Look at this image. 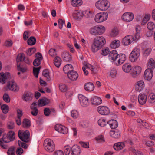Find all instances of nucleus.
Listing matches in <instances>:
<instances>
[{
	"label": "nucleus",
	"instance_id": "1",
	"mask_svg": "<svg viewBox=\"0 0 155 155\" xmlns=\"http://www.w3.org/2000/svg\"><path fill=\"white\" fill-rule=\"evenodd\" d=\"M15 137V134L12 131H9L7 134H4L3 137L0 139V146L3 149H6L8 147V143L13 141Z\"/></svg>",
	"mask_w": 155,
	"mask_h": 155
},
{
	"label": "nucleus",
	"instance_id": "2",
	"mask_svg": "<svg viewBox=\"0 0 155 155\" xmlns=\"http://www.w3.org/2000/svg\"><path fill=\"white\" fill-rule=\"evenodd\" d=\"M105 39L104 37L97 36L94 39L92 45V51L95 53L101 49L105 43Z\"/></svg>",
	"mask_w": 155,
	"mask_h": 155
},
{
	"label": "nucleus",
	"instance_id": "3",
	"mask_svg": "<svg viewBox=\"0 0 155 155\" xmlns=\"http://www.w3.org/2000/svg\"><path fill=\"white\" fill-rule=\"evenodd\" d=\"M105 28L102 25H96L90 29V33L94 35H98L102 34L105 31Z\"/></svg>",
	"mask_w": 155,
	"mask_h": 155
},
{
	"label": "nucleus",
	"instance_id": "4",
	"mask_svg": "<svg viewBox=\"0 0 155 155\" xmlns=\"http://www.w3.org/2000/svg\"><path fill=\"white\" fill-rule=\"evenodd\" d=\"M25 57V55L23 53L19 54L16 58V61L17 62V69L18 71H20L22 73L26 72L28 70L27 67L25 66H22L20 62L22 61Z\"/></svg>",
	"mask_w": 155,
	"mask_h": 155
},
{
	"label": "nucleus",
	"instance_id": "5",
	"mask_svg": "<svg viewBox=\"0 0 155 155\" xmlns=\"http://www.w3.org/2000/svg\"><path fill=\"white\" fill-rule=\"evenodd\" d=\"M96 8L101 10H106L110 6V4L107 0H99L95 3Z\"/></svg>",
	"mask_w": 155,
	"mask_h": 155
},
{
	"label": "nucleus",
	"instance_id": "6",
	"mask_svg": "<svg viewBox=\"0 0 155 155\" xmlns=\"http://www.w3.org/2000/svg\"><path fill=\"white\" fill-rule=\"evenodd\" d=\"M43 145L45 149L48 152H51L55 149L54 143L50 139H46L44 140Z\"/></svg>",
	"mask_w": 155,
	"mask_h": 155
},
{
	"label": "nucleus",
	"instance_id": "7",
	"mask_svg": "<svg viewBox=\"0 0 155 155\" xmlns=\"http://www.w3.org/2000/svg\"><path fill=\"white\" fill-rule=\"evenodd\" d=\"M18 135L20 139L24 142H28L30 140V132L28 130H19L18 132Z\"/></svg>",
	"mask_w": 155,
	"mask_h": 155
},
{
	"label": "nucleus",
	"instance_id": "8",
	"mask_svg": "<svg viewBox=\"0 0 155 155\" xmlns=\"http://www.w3.org/2000/svg\"><path fill=\"white\" fill-rule=\"evenodd\" d=\"M140 50L138 47L134 48L130 54V59L132 62L136 61L140 55Z\"/></svg>",
	"mask_w": 155,
	"mask_h": 155
},
{
	"label": "nucleus",
	"instance_id": "9",
	"mask_svg": "<svg viewBox=\"0 0 155 155\" xmlns=\"http://www.w3.org/2000/svg\"><path fill=\"white\" fill-rule=\"evenodd\" d=\"M108 16V14L107 12H103L99 13L95 15V20L97 22H102L107 20Z\"/></svg>",
	"mask_w": 155,
	"mask_h": 155
},
{
	"label": "nucleus",
	"instance_id": "10",
	"mask_svg": "<svg viewBox=\"0 0 155 155\" xmlns=\"http://www.w3.org/2000/svg\"><path fill=\"white\" fill-rule=\"evenodd\" d=\"M7 86L8 89L12 91L16 92L19 90L18 87L13 80L9 81L7 83Z\"/></svg>",
	"mask_w": 155,
	"mask_h": 155
},
{
	"label": "nucleus",
	"instance_id": "11",
	"mask_svg": "<svg viewBox=\"0 0 155 155\" xmlns=\"http://www.w3.org/2000/svg\"><path fill=\"white\" fill-rule=\"evenodd\" d=\"M97 110L100 114L103 115H108L110 113V110L106 106H99Z\"/></svg>",
	"mask_w": 155,
	"mask_h": 155
},
{
	"label": "nucleus",
	"instance_id": "12",
	"mask_svg": "<svg viewBox=\"0 0 155 155\" xmlns=\"http://www.w3.org/2000/svg\"><path fill=\"white\" fill-rule=\"evenodd\" d=\"M141 68L136 66L133 68L130 73L131 76L133 78H137L141 72Z\"/></svg>",
	"mask_w": 155,
	"mask_h": 155
},
{
	"label": "nucleus",
	"instance_id": "13",
	"mask_svg": "<svg viewBox=\"0 0 155 155\" xmlns=\"http://www.w3.org/2000/svg\"><path fill=\"white\" fill-rule=\"evenodd\" d=\"M134 41V37L132 35H128L124 37L122 40V43L124 45L128 46Z\"/></svg>",
	"mask_w": 155,
	"mask_h": 155
},
{
	"label": "nucleus",
	"instance_id": "14",
	"mask_svg": "<svg viewBox=\"0 0 155 155\" xmlns=\"http://www.w3.org/2000/svg\"><path fill=\"white\" fill-rule=\"evenodd\" d=\"M134 18L133 13L130 12H127L124 13L122 16V19L124 21L130 22Z\"/></svg>",
	"mask_w": 155,
	"mask_h": 155
},
{
	"label": "nucleus",
	"instance_id": "15",
	"mask_svg": "<svg viewBox=\"0 0 155 155\" xmlns=\"http://www.w3.org/2000/svg\"><path fill=\"white\" fill-rule=\"evenodd\" d=\"M33 97V93L31 92L27 91L24 93L22 98L24 101L30 102L32 101Z\"/></svg>",
	"mask_w": 155,
	"mask_h": 155
},
{
	"label": "nucleus",
	"instance_id": "16",
	"mask_svg": "<svg viewBox=\"0 0 155 155\" xmlns=\"http://www.w3.org/2000/svg\"><path fill=\"white\" fill-rule=\"evenodd\" d=\"M78 98L81 105L83 107H86L89 104L88 99L82 94H79Z\"/></svg>",
	"mask_w": 155,
	"mask_h": 155
},
{
	"label": "nucleus",
	"instance_id": "17",
	"mask_svg": "<svg viewBox=\"0 0 155 155\" xmlns=\"http://www.w3.org/2000/svg\"><path fill=\"white\" fill-rule=\"evenodd\" d=\"M55 130L59 133L63 134H66L68 132L67 128L60 124H56L55 126Z\"/></svg>",
	"mask_w": 155,
	"mask_h": 155
},
{
	"label": "nucleus",
	"instance_id": "18",
	"mask_svg": "<svg viewBox=\"0 0 155 155\" xmlns=\"http://www.w3.org/2000/svg\"><path fill=\"white\" fill-rule=\"evenodd\" d=\"M10 77V74L8 72L0 73V83L4 84L6 81V80Z\"/></svg>",
	"mask_w": 155,
	"mask_h": 155
},
{
	"label": "nucleus",
	"instance_id": "19",
	"mask_svg": "<svg viewBox=\"0 0 155 155\" xmlns=\"http://www.w3.org/2000/svg\"><path fill=\"white\" fill-rule=\"evenodd\" d=\"M118 55L116 50H113L109 54V59L111 62H114L118 59Z\"/></svg>",
	"mask_w": 155,
	"mask_h": 155
},
{
	"label": "nucleus",
	"instance_id": "20",
	"mask_svg": "<svg viewBox=\"0 0 155 155\" xmlns=\"http://www.w3.org/2000/svg\"><path fill=\"white\" fill-rule=\"evenodd\" d=\"M67 76L70 79L74 81L77 79L78 74L76 71L72 70L68 73Z\"/></svg>",
	"mask_w": 155,
	"mask_h": 155
},
{
	"label": "nucleus",
	"instance_id": "21",
	"mask_svg": "<svg viewBox=\"0 0 155 155\" xmlns=\"http://www.w3.org/2000/svg\"><path fill=\"white\" fill-rule=\"evenodd\" d=\"M153 75V71L152 70L147 69L144 72V78L147 80L149 81L152 79Z\"/></svg>",
	"mask_w": 155,
	"mask_h": 155
},
{
	"label": "nucleus",
	"instance_id": "22",
	"mask_svg": "<svg viewBox=\"0 0 155 155\" xmlns=\"http://www.w3.org/2000/svg\"><path fill=\"white\" fill-rule=\"evenodd\" d=\"M91 102L92 104L98 105L101 104L102 100L100 97L95 96L91 98Z\"/></svg>",
	"mask_w": 155,
	"mask_h": 155
},
{
	"label": "nucleus",
	"instance_id": "23",
	"mask_svg": "<svg viewBox=\"0 0 155 155\" xmlns=\"http://www.w3.org/2000/svg\"><path fill=\"white\" fill-rule=\"evenodd\" d=\"M145 87L144 81L142 80L138 81L136 84L135 88L136 90L139 92L142 91Z\"/></svg>",
	"mask_w": 155,
	"mask_h": 155
},
{
	"label": "nucleus",
	"instance_id": "24",
	"mask_svg": "<svg viewBox=\"0 0 155 155\" xmlns=\"http://www.w3.org/2000/svg\"><path fill=\"white\" fill-rule=\"evenodd\" d=\"M147 99V96L144 94L141 93L138 97V102L141 105H143L146 103Z\"/></svg>",
	"mask_w": 155,
	"mask_h": 155
},
{
	"label": "nucleus",
	"instance_id": "25",
	"mask_svg": "<svg viewBox=\"0 0 155 155\" xmlns=\"http://www.w3.org/2000/svg\"><path fill=\"white\" fill-rule=\"evenodd\" d=\"M72 155H79L81 150L79 147L77 145H74L71 149Z\"/></svg>",
	"mask_w": 155,
	"mask_h": 155
},
{
	"label": "nucleus",
	"instance_id": "26",
	"mask_svg": "<svg viewBox=\"0 0 155 155\" xmlns=\"http://www.w3.org/2000/svg\"><path fill=\"white\" fill-rule=\"evenodd\" d=\"M126 59V56L124 54H120L118 55L117 62L116 64L118 65H120L123 63Z\"/></svg>",
	"mask_w": 155,
	"mask_h": 155
},
{
	"label": "nucleus",
	"instance_id": "27",
	"mask_svg": "<svg viewBox=\"0 0 155 155\" xmlns=\"http://www.w3.org/2000/svg\"><path fill=\"white\" fill-rule=\"evenodd\" d=\"M147 66L148 68L150 70L154 69L155 68V62L152 58L150 59L147 61Z\"/></svg>",
	"mask_w": 155,
	"mask_h": 155
},
{
	"label": "nucleus",
	"instance_id": "28",
	"mask_svg": "<svg viewBox=\"0 0 155 155\" xmlns=\"http://www.w3.org/2000/svg\"><path fill=\"white\" fill-rule=\"evenodd\" d=\"M125 146L124 143L122 142L115 143L114 146V148L116 150H120L123 149Z\"/></svg>",
	"mask_w": 155,
	"mask_h": 155
},
{
	"label": "nucleus",
	"instance_id": "29",
	"mask_svg": "<svg viewBox=\"0 0 155 155\" xmlns=\"http://www.w3.org/2000/svg\"><path fill=\"white\" fill-rule=\"evenodd\" d=\"M94 88L93 84L91 82L86 83L84 85V88L85 90L88 91H93Z\"/></svg>",
	"mask_w": 155,
	"mask_h": 155
},
{
	"label": "nucleus",
	"instance_id": "30",
	"mask_svg": "<svg viewBox=\"0 0 155 155\" xmlns=\"http://www.w3.org/2000/svg\"><path fill=\"white\" fill-rule=\"evenodd\" d=\"M62 57L64 61L69 62L71 60V56L68 53L64 52L62 54Z\"/></svg>",
	"mask_w": 155,
	"mask_h": 155
},
{
	"label": "nucleus",
	"instance_id": "31",
	"mask_svg": "<svg viewBox=\"0 0 155 155\" xmlns=\"http://www.w3.org/2000/svg\"><path fill=\"white\" fill-rule=\"evenodd\" d=\"M49 102L48 99L46 98H43L38 100V105L39 106H45L48 104Z\"/></svg>",
	"mask_w": 155,
	"mask_h": 155
},
{
	"label": "nucleus",
	"instance_id": "32",
	"mask_svg": "<svg viewBox=\"0 0 155 155\" xmlns=\"http://www.w3.org/2000/svg\"><path fill=\"white\" fill-rule=\"evenodd\" d=\"M107 124L112 129H115L118 126L117 121L114 120H112L107 122Z\"/></svg>",
	"mask_w": 155,
	"mask_h": 155
},
{
	"label": "nucleus",
	"instance_id": "33",
	"mask_svg": "<svg viewBox=\"0 0 155 155\" xmlns=\"http://www.w3.org/2000/svg\"><path fill=\"white\" fill-rule=\"evenodd\" d=\"M120 132L117 130L111 131L110 132V135L113 137L115 138H118L120 136Z\"/></svg>",
	"mask_w": 155,
	"mask_h": 155
},
{
	"label": "nucleus",
	"instance_id": "34",
	"mask_svg": "<svg viewBox=\"0 0 155 155\" xmlns=\"http://www.w3.org/2000/svg\"><path fill=\"white\" fill-rule=\"evenodd\" d=\"M71 2L72 5L74 7L79 6L83 3L82 0H71Z\"/></svg>",
	"mask_w": 155,
	"mask_h": 155
},
{
	"label": "nucleus",
	"instance_id": "35",
	"mask_svg": "<svg viewBox=\"0 0 155 155\" xmlns=\"http://www.w3.org/2000/svg\"><path fill=\"white\" fill-rule=\"evenodd\" d=\"M120 41L119 40H115L111 43L110 46L111 48L115 49L120 46Z\"/></svg>",
	"mask_w": 155,
	"mask_h": 155
},
{
	"label": "nucleus",
	"instance_id": "36",
	"mask_svg": "<svg viewBox=\"0 0 155 155\" xmlns=\"http://www.w3.org/2000/svg\"><path fill=\"white\" fill-rule=\"evenodd\" d=\"M122 69L124 72H129L131 69V66L128 63L125 64L123 65Z\"/></svg>",
	"mask_w": 155,
	"mask_h": 155
},
{
	"label": "nucleus",
	"instance_id": "37",
	"mask_svg": "<svg viewBox=\"0 0 155 155\" xmlns=\"http://www.w3.org/2000/svg\"><path fill=\"white\" fill-rule=\"evenodd\" d=\"M73 68V66L71 64H67L64 67L63 71L65 73L67 74L69 72L72 71Z\"/></svg>",
	"mask_w": 155,
	"mask_h": 155
},
{
	"label": "nucleus",
	"instance_id": "38",
	"mask_svg": "<svg viewBox=\"0 0 155 155\" xmlns=\"http://www.w3.org/2000/svg\"><path fill=\"white\" fill-rule=\"evenodd\" d=\"M148 101L151 104L155 103V94L153 93L150 94L148 97Z\"/></svg>",
	"mask_w": 155,
	"mask_h": 155
},
{
	"label": "nucleus",
	"instance_id": "39",
	"mask_svg": "<svg viewBox=\"0 0 155 155\" xmlns=\"http://www.w3.org/2000/svg\"><path fill=\"white\" fill-rule=\"evenodd\" d=\"M61 58L58 56H56L54 58V63L55 65L57 67H59L61 64Z\"/></svg>",
	"mask_w": 155,
	"mask_h": 155
},
{
	"label": "nucleus",
	"instance_id": "40",
	"mask_svg": "<svg viewBox=\"0 0 155 155\" xmlns=\"http://www.w3.org/2000/svg\"><path fill=\"white\" fill-rule=\"evenodd\" d=\"M22 126L25 128H28L30 127L31 124L29 120L27 119H24L22 123Z\"/></svg>",
	"mask_w": 155,
	"mask_h": 155
},
{
	"label": "nucleus",
	"instance_id": "41",
	"mask_svg": "<svg viewBox=\"0 0 155 155\" xmlns=\"http://www.w3.org/2000/svg\"><path fill=\"white\" fill-rule=\"evenodd\" d=\"M28 43L30 45H34L36 43V40L34 37H30L28 40Z\"/></svg>",
	"mask_w": 155,
	"mask_h": 155
},
{
	"label": "nucleus",
	"instance_id": "42",
	"mask_svg": "<svg viewBox=\"0 0 155 155\" xmlns=\"http://www.w3.org/2000/svg\"><path fill=\"white\" fill-rule=\"evenodd\" d=\"M84 16L87 18H91L93 16V13L91 11L87 10L84 11Z\"/></svg>",
	"mask_w": 155,
	"mask_h": 155
},
{
	"label": "nucleus",
	"instance_id": "43",
	"mask_svg": "<svg viewBox=\"0 0 155 155\" xmlns=\"http://www.w3.org/2000/svg\"><path fill=\"white\" fill-rule=\"evenodd\" d=\"M110 50L109 48L108 47L103 48L101 51V54L104 56H106L109 53Z\"/></svg>",
	"mask_w": 155,
	"mask_h": 155
},
{
	"label": "nucleus",
	"instance_id": "44",
	"mask_svg": "<svg viewBox=\"0 0 155 155\" xmlns=\"http://www.w3.org/2000/svg\"><path fill=\"white\" fill-rule=\"evenodd\" d=\"M71 117L74 119L77 118L79 115L78 112L75 110H73L71 112Z\"/></svg>",
	"mask_w": 155,
	"mask_h": 155
},
{
	"label": "nucleus",
	"instance_id": "45",
	"mask_svg": "<svg viewBox=\"0 0 155 155\" xmlns=\"http://www.w3.org/2000/svg\"><path fill=\"white\" fill-rule=\"evenodd\" d=\"M31 107L32 110L31 111V113L32 114L33 116H37L38 112V109L36 107H34L33 105H31Z\"/></svg>",
	"mask_w": 155,
	"mask_h": 155
},
{
	"label": "nucleus",
	"instance_id": "46",
	"mask_svg": "<svg viewBox=\"0 0 155 155\" xmlns=\"http://www.w3.org/2000/svg\"><path fill=\"white\" fill-rule=\"evenodd\" d=\"M41 68L40 67L36 68L34 67L33 69V73L34 75L36 78H38V73Z\"/></svg>",
	"mask_w": 155,
	"mask_h": 155
},
{
	"label": "nucleus",
	"instance_id": "47",
	"mask_svg": "<svg viewBox=\"0 0 155 155\" xmlns=\"http://www.w3.org/2000/svg\"><path fill=\"white\" fill-rule=\"evenodd\" d=\"M98 123L99 126L103 127L106 125L107 122H106V120L104 119H101L98 120Z\"/></svg>",
	"mask_w": 155,
	"mask_h": 155
},
{
	"label": "nucleus",
	"instance_id": "48",
	"mask_svg": "<svg viewBox=\"0 0 155 155\" xmlns=\"http://www.w3.org/2000/svg\"><path fill=\"white\" fill-rule=\"evenodd\" d=\"M7 154L8 155H15V151L14 147H12L9 148L8 150Z\"/></svg>",
	"mask_w": 155,
	"mask_h": 155
},
{
	"label": "nucleus",
	"instance_id": "49",
	"mask_svg": "<svg viewBox=\"0 0 155 155\" xmlns=\"http://www.w3.org/2000/svg\"><path fill=\"white\" fill-rule=\"evenodd\" d=\"M150 16V15H146L142 21L141 24L142 25H144L145 24V23L149 20Z\"/></svg>",
	"mask_w": 155,
	"mask_h": 155
},
{
	"label": "nucleus",
	"instance_id": "50",
	"mask_svg": "<svg viewBox=\"0 0 155 155\" xmlns=\"http://www.w3.org/2000/svg\"><path fill=\"white\" fill-rule=\"evenodd\" d=\"M36 51V49L35 48H31L29 49L26 52L27 54L31 56Z\"/></svg>",
	"mask_w": 155,
	"mask_h": 155
},
{
	"label": "nucleus",
	"instance_id": "51",
	"mask_svg": "<svg viewBox=\"0 0 155 155\" xmlns=\"http://www.w3.org/2000/svg\"><path fill=\"white\" fill-rule=\"evenodd\" d=\"M43 75L46 77L48 81L50 80V78L49 75V71L47 69L43 71L42 73Z\"/></svg>",
	"mask_w": 155,
	"mask_h": 155
},
{
	"label": "nucleus",
	"instance_id": "52",
	"mask_svg": "<svg viewBox=\"0 0 155 155\" xmlns=\"http://www.w3.org/2000/svg\"><path fill=\"white\" fill-rule=\"evenodd\" d=\"M3 99L4 101L7 103L9 102L10 101V98L9 95L6 93H5L4 94L3 97Z\"/></svg>",
	"mask_w": 155,
	"mask_h": 155
},
{
	"label": "nucleus",
	"instance_id": "53",
	"mask_svg": "<svg viewBox=\"0 0 155 155\" xmlns=\"http://www.w3.org/2000/svg\"><path fill=\"white\" fill-rule=\"evenodd\" d=\"M118 34V31L117 28H113L110 34V36L112 37H115Z\"/></svg>",
	"mask_w": 155,
	"mask_h": 155
},
{
	"label": "nucleus",
	"instance_id": "54",
	"mask_svg": "<svg viewBox=\"0 0 155 155\" xmlns=\"http://www.w3.org/2000/svg\"><path fill=\"white\" fill-rule=\"evenodd\" d=\"M147 28L150 30H152L155 28L154 23L152 22H149L147 25Z\"/></svg>",
	"mask_w": 155,
	"mask_h": 155
},
{
	"label": "nucleus",
	"instance_id": "55",
	"mask_svg": "<svg viewBox=\"0 0 155 155\" xmlns=\"http://www.w3.org/2000/svg\"><path fill=\"white\" fill-rule=\"evenodd\" d=\"M117 74V71L115 68H113L111 69L110 72V74L112 78H114L116 76Z\"/></svg>",
	"mask_w": 155,
	"mask_h": 155
},
{
	"label": "nucleus",
	"instance_id": "56",
	"mask_svg": "<svg viewBox=\"0 0 155 155\" xmlns=\"http://www.w3.org/2000/svg\"><path fill=\"white\" fill-rule=\"evenodd\" d=\"M64 150L66 155H68L70 152L71 147L68 145L65 146L64 147Z\"/></svg>",
	"mask_w": 155,
	"mask_h": 155
},
{
	"label": "nucleus",
	"instance_id": "57",
	"mask_svg": "<svg viewBox=\"0 0 155 155\" xmlns=\"http://www.w3.org/2000/svg\"><path fill=\"white\" fill-rule=\"evenodd\" d=\"M59 88L60 90L63 92H65L67 90L66 86L64 84H60L59 85Z\"/></svg>",
	"mask_w": 155,
	"mask_h": 155
},
{
	"label": "nucleus",
	"instance_id": "58",
	"mask_svg": "<svg viewBox=\"0 0 155 155\" xmlns=\"http://www.w3.org/2000/svg\"><path fill=\"white\" fill-rule=\"evenodd\" d=\"M1 109L3 112L4 113H7L8 111V107L6 105L4 104L1 106Z\"/></svg>",
	"mask_w": 155,
	"mask_h": 155
},
{
	"label": "nucleus",
	"instance_id": "59",
	"mask_svg": "<svg viewBox=\"0 0 155 155\" xmlns=\"http://www.w3.org/2000/svg\"><path fill=\"white\" fill-rule=\"evenodd\" d=\"M131 150L135 155H143V154L142 152L137 150L133 148H131Z\"/></svg>",
	"mask_w": 155,
	"mask_h": 155
},
{
	"label": "nucleus",
	"instance_id": "60",
	"mask_svg": "<svg viewBox=\"0 0 155 155\" xmlns=\"http://www.w3.org/2000/svg\"><path fill=\"white\" fill-rule=\"evenodd\" d=\"M49 53L50 56L52 57L55 56L56 54V52L55 49H51L49 51Z\"/></svg>",
	"mask_w": 155,
	"mask_h": 155
},
{
	"label": "nucleus",
	"instance_id": "61",
	"mask_svg": "<svg viewBox=\"0 0 155 155\" xmlns=\"http://www.w3.org/2000/svg\"><path fill=\"white\" fill-rule=\"evenodd\" d=\"M79 143L82 147L85 148H89V143L88 142H80Z\"/></svg>",
	"mask_w": 155,
	"mask_h": 155
},
{
	"label": "nucleus",
	"instance_id": "62",
	"mask_svg": "<svg viewBox=\"0 0 155 155\" xmlns=\"http://www.w3.org/2000/svg\"><path fill=\"white\" fill-rule=\"evenodd\" d=\"M12 41L11 40H7L5 43V45L7 47H11L12 46Z\"/></svg>",
	"mask_w": 155,
	"mask_h": 155
},
{
	"label": "nucleus",
	"instance_id": "63",
	"mask_svg": "<svg viewBox=\"0 0 155 155\" xmlns=\"http://www.w3.org/2000/svg\"><path fill=\"white\" fill-rule=\"evenodd\" d=\"M96 140L98 143H103L105 141L104 137L102 136H99L97 137Z\"/></svg>",
	"mask_w": 155,
	"mask_h": 155
},
{
	"label": "nucleus",
	"instance_id": "64",
	"mask_svg": "<svg viewBox=\"0 0 155 155\" xmlns=\"http://www.w3.org/2000/svg\"><path fill=\"white\" fill-rule=\"evenodd\" d=\"M53 155H64L63 151L61 150H59L55 151Z\"/></svg>",
	"mask_w": 155,
	"mask_h": 155
}]
</instances>
